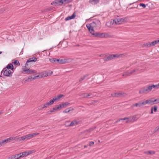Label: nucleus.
I'll list each match as a JSON object with an SVG mask.
<instances>
[{"label":"nucleus","mask_w":159,"mask_h":159,"mask_svg":"<svg viewBox=\"0 0 159 159\" xmlns=\"http://www.w3.org/2000/svg\"><path fill=\"white\" fill-rule=\"evenodd\" d=\"M127 20L126 18H116L114 19L112 21H111V23L112 25L114 23L116 24H121L123 22H126Z\"/></svg>","instance_id":"nucleus-1"},{"label":"nucleus","mask_w":159,"mask_h":159,"mask_svg":"<svg viewBox=\"0 0 159 159\" xmlns=\"http://www.w3.org/2000/svg\"><path fill=\"white\" fill-rule=\"evenodd\" d=\"M37 60V58L35 57H32L29 58L27 61L25 67L26 68H30L31 65V62H35Z\"/></svg>","instance_id":"nucleus-2"},{"label":"nucleus","mask_w":159,"mask_h":159,"mask_svg":"<svg viewBox=\"0 0 159 159\" xmlns=\"http://www.w3.org/2000/svg\"><path fill=\"white\" fill-rule=\"evenodd\" d=\"M15 140H18L20 141V137L18 136L11 137L2 140L4 145H5L7 143L11 142L12 141Z\"/></svg>","instance_id":"nucleus-3"},{"label":"nucleus","mask_w":159,"mask_h":159,"mask_svg":"<svg viewBox=\"0 0 159 159\" xmlns=\"http://www.w3.org/2000/svg\"><path fill=\"white\" fill-rule=\"evenodd\" d=\"M2 73H3V75L6 76L10 77L12 76V72L11 70L6 68H4L3 69L1 72V74Z\"/></svg>","instance_id":"nucleus-4"},{"label":"nucleus","mask_w":159,"mask_h":159,"mask_svg":"<svg viewBox=\"0 0 159 159\" xmlns=\"http://www.w3.org/2000/svg\"><path fill=\"white\" fill-rule=\"evenodd\" d=\"M136 118V116H132V117L131 119H129V118L128 117L124 118H121L119 119L118 120H116V123H118L120 120H128L126 121V123H129L130 122L133 121L134 122L135 120V119Z\"/></svg>","instance_id":"nucleus-5"},{"label":"nucleus","mask_w":159,"mask_h":159,"mask_svg":"<svg viewBox=\"0 0 159 159\" xmlns=\"http://www.w3.org/2000/svg\"><path fill=\"white\" fill-rule=\"evenodd\" d=\"M22 70L23 71V73L24 74H31L35 73L36 72L35 70L25 68H23Z\"/></svg>","instance_id":"nucleus-6"},{"label":"nucleus","mask_w":159,"mask_h":159,"mask_svg":"<svg viewBox=\"0 0 159 159\" xmlns=\"http://www.w3.org/2000/svg\"><path fill=\"white\" fill-rule=\"evenodd\" d=\"M63 4L62 0H56L52 2L51 4L53 6H61Z\"/></svg>","instance_id":"nucleus-7"},{"label":"nucleus","mask_w":159,"mask_h":159,"mask_svg":"<svg viewBox=\"0 0 159 159\" xmlns=\"http://www.w3.org/2000/svg\"><path fill=\"white\" fill-rule=\"evenodd\" d=\"M120 55L118 54H113L110 55L106 57H105L104 58V60L105 61H107L110 60H111L113 59L115 57H119Z\"/></svg>","instance_id":"nucleus-8"},{"label":"nucleus","mask_w":159,"mask_h":159,"mask_svg":"<svg viewBox=\"0 0 159 159\" xmlns=\"http://www.w3.org/2000/svg\"><path fill=\"white\" fill-rule=\"evenodd\" d=\"M93 27H97L100 26L101 23L99 20H96L94 21H93L90 24Z\"/></svg>","instance_id":"nucleus-9"},{"label":"nucleus","mask_w":159,"mask_h":159,"mask_svg":"<svg viewBox=\"0 0 159 159\" xmlns=\"http://www.w3.org/2000/svg\"><path fill=\"white\" fill-rule=\"evenodd\" d=\"M31 139L30 134H28L22 136L21 137H20V141H24L25 139Z\"/></svg>","instance_id":"nucleus-10"},{"label":"nucleus","mask_w":159,"mask_h":159,"mask_svg":"<svg viewBox=\"0 0 159 159\" xmlns=\"http://www.w3.org/2000/svg\"><path fill=\"white\" fill-rule=\"evenodd\" d=\"M86 26L89 32L93 35L94 32L93 27L90 24H87Z\"/></svg>","instance_id":"nucleus-11"},{"label":"nucleus","mask_w":159,"mask_h":159,"mask_svg":"<svg viewBox=\"0 0 159 159\" xmlns=\"http://www.w3.org/2000/svg\"><path fill=\"white\" fill-rule=\"evenodd\" d=\"M93 35L95 37L99 38H103V33H99L96 32L93 33Z\"/></svg>","instance_id":"nucleus-12"},{"label":"nucleus","mask_w":159,"mask_h":159,"mask_svg":"<svg viewBox=\"0 0 159 159\" xmlns=\"http://www.w3.org/2000/svg\"><path fill=\"white\" fill-rule=\"evenodd\" d=\"M80 121H77V120H73L71 121V123L69 125V126H71L76 125L78 124H80Z\"/></svg>","instance_id":"nucleus-13"},{"label":"nucleus","mask_w":159,"mask_h":159,"mask_svg":"<svg viewBox=\"0 0 159 159\" xmlns=\"http://www.w3.org/2000/svg\"><path fill=\"white\" fill-rule=\"evenodd\" d=\"M50 73V72H49ZM52 72H51V73H50L49 75L48 74V73L46 71H43L41 73V77H44L46 76H49L52 74Z\"/></svg>","instance_id":"nucleus-14"},{"label":"nucleus","mask_w":159,"mask_h":159,"mask_svg":"<svg viewBox=\"0 0 159 159\" xmlns=\"http://www.w3.org/2000/svg\"><path fill=\"white\" fill-rule=\"evenodd\" d=\"M140 94H147L148 93L145 86L141 88L139 91Z\"/></svg>","instance_id":"nucleus-15"},{"label":"nucleus","mask_w":159,"mask_h":159,"mask_svg":"<svg viewBox=\"0 0 159 159\" xmlns=\"http://www.w3.org/2000/svg\"><path fill=\"white\" fill-rule=\"evenodd\" d=\"M154 98H152L150 99L147 100H146V103H147V104H150L151 105L154 104H155V102H154Z\"/></svg>","instance_id":"nucleus-16"},{"label":"nucleus","mask_w":159,"mask_h":159,"mask_svg":"<svg viewBox=\"0 0 159 159\" xmlns=\"http://www.w3.org/2000/svg\"><path fill=\"white\" fill-rule=\"evenodd\" d=\"M76 16L75 14V13H73V14L70 16H68L65 19V20L66 21L68 20L73 19H74Z\"/></svg>","instance_id":"nucleus-17"},{"label":"nucleus","mask_w":159,"mask_h":159,"mask_svg":"<svg viewBox=\"0 0 159 159\" xmlns=\"http://www.w3.org/2000/svg\"><path fill=\"white\" fill-rule=\"evenodd\" d=\"M116 95H117V96H116V97H120L125 96L127 95V94L125 93L121 92L117 93V94H116Z\"/></svg>","instance_id":"nucleus-18"},{"label":"nucleus","mask_w":159,"mask_h":159,"mask_svg":"<svg viewBox=\"0 0 159 159\" xmlns=\"http://www.w3.org/2000/svg\"><path fill=\"white\" fill-rule=\"evenodd\" d=\"M20 157L19 154L13 155L8 157V159H20Z\"/></svg>","instance_id":"nucleus-19"},{"label":"nucleus","mask_w":159,"mask_h":159,"mask_svg":"<svg viewBox=\"0 0 159 159\" xmlns=\"http://www.w3.org/2000/svg\"><path fill=\"white\" fill-rule=\"evenodd\" d=\"M27 152H20L19 153L20 158H21L23 157H25L27 156Z\"/></svg>","instance_id":"nucleus-20"},{"label":"nucleus","mask_w":159,"mask_h":159,"mask_svg":"<svg viewBox=\"0 0 159 159\" xmlns=\"http://www.w3.org/2000/svg\"><path fill=\"white\" fill-rule=\"evenodd\" d=\"M70 104V103L67 102H63L60 104V106H61V108H65L67 106H68L69 104Z\"/></svg>","instance_id":"nucleus-21"},{"label":"nucleus","mask_w":159,"mask_h":159,"mask_svg":"<svg viewBox=\"0 0 159 159\" xmlns=\"http://www.w3.org/2000/svg\"><path fill=\"white\" fill-rule=\"evenodd\" d=\"M34 75H32L31 76H29L27 78V79L25 80V83H26V82H29L33 80H34Z\"/></svg>","instance_id":"nucleus-22"},{"label":"nucleus","mask_w":159,"mask_h":159,"mask_svg":"<svg viewBox=\"0 0 159 159\" xmlns=\"http://www.w3.org/2000/svg\"><path fill=\"white\" fill-rule=\"evenodd\" d=\"M5 68H6L8 69H11V70H13L14 69L12 63L9 64Z\"/></svg>","instance_id":"nucleus-23"},{"label":"nucleus","mask_w":159,"mask_h":159,"mask_svg":"<svg viewBox=\"0 0 159 159\" xmlns=\"http://www.w3.org/2000/svg\"><path fill=\"white\" fill-rule=\"evenodd\" d=\"M145 87L146 89V90H147V91L148 93L150 92L152 89V88L151 85H150L148 86H145Z\"/></svg>","instance_id":"nucleus-24"},{"label":"nucleus","mask_w":159,"mask_h":159,"mask_svg":"<svg viewBox=\"0 0 159 159\" xmlns=\"http://www.w3.org/2000/svg\"><path fill=\"white\" fill-rule=\"evenodd\" d=\"M100 0H90L89 2L90 3L93 5H95L98 3Z\"/></svg>","instance_id":"nucleus-25"},{"label":"nucleus","mask_w":159,"mask_h":159,"mask_svg":"<svg viewBox=\"0 0 159 159\" xmlns=\"http://www.w3.org/2000/svg\"><path fill=\"white\" fill-rule=\"evenodd\" d=\"M64 95L63 94H60L57 97H54V98L56 101H58L60 98H61L62 97H64Z\"/></svg>","instance_id":"nucleus-26"},{"label":"nucleus","mask_w":159,"mask_h":159,"mask_svg":"<svg viewBox=\"0 0 159 159\" xmlns=\"http://www.w3.org/2000/svg\"><path fill=\"white\" fill-rule=\"evenodd\" d=\"M68 60L66 59H60V64H63L68 62H69Z\"/></svg>","instance_id":"nucleus-27"},{"label":"nucleus","mask_w":159,"mask_h":159,"mask_svg":"<svg viewBox=\"0 0 159 159\" xmlns=\"http://www.w3.org/2000/svg\"><path fill=\"white\" fill-rule=\"evenodd\" d=\"M74 108L72 107H70L69 108H67L65 110H64L63 112V113H67L69 112L71 110H73Z\"/></svg>","instance_id":"nucleus-28"},{"label":"nucleus","mask_w":159,"mask_h":159,"mask_svg":"<svg viewBox=\"0 0 159 159\" xmlns=\"http://www.w3.org/2000/svg\"><path fill=\"white\" fill-rule=\"evenodd\" d=\"M80 96L82 98H87L88 96H90V94L83 93L81 94Z\"/></svg>","instance_id":"nucleus-29"},{"label":"nucleus","mask_w":159,"mask_h":159,"mask_svg":"<svg viewBox=\"0 0 159 159\" xmlns=\"http://www.w3.org/2000/svg\"><path fill=\"white\" fill-rule=\"evenodd\" d=\"M89 75V74H86L84 75L83 77H81L79 80V82H81L83 80L85 79L86 77H88Z\"/></svg>","instance_id":"nucleus-30"},{"label":"nucleus","mask_w":159,"mask_h":159,"mask_svg":"<svg viewBox=\"0 0 159 159\" xmlns=\"http://www.w3.org/2000/svg\"><path fill=\"white\" fill-rule=\"evenodd\" d=\"M56 102L54 98H53L51 100H50L48 102L50 106L53 104L54 102Z\"/></svg>","instance_id":"nucleus-31"},{"label":"nucleus","mask_w":159,"mask_h":159,"mask_svg":"<svg viewBox=\"0 0 159 159\" xmlns=\"http://www.w3.org/2000/svg\"><path fill=\"white\" fill-rule=\"evenodd\" d=\"M145 153L148 155L154 154L155 152L153 151H149L145 152Z\"/></svg>","instance_id":"nucleus-32"},{"label":"nucleus","mask_w":159,"mask_h":159,"mask_svg":"<svg viewBox=\"0 0 159 159\" xmlns=\"http://www.w3.org/2000/svg\"><path fill=\"white\" fill-rule=\"evenodd\" d=\"M130 75H131L130 74V72H129L128 71H126L122 75V76H129Z\"/></svg>","instance_id":"nucleus-33"},{"label":"nucleus","mask_w":159,"mask_h":159,"mask_svg":"<svg viewBox=\"0 0 159 159\" xmlns=\"http://www.w3.org/2000/svg\"><path fill=\"white\" fill-rule=\"evenodd\" d=\"M141 107V103H140V102H138V103H136L135 104H133L132 106V107Z\"/></svg>","instance_id":"nucleus-34"},{"label":"nucleus","mask_w":159,"mask_h":159,"mask_svg":"<svg viewBox=\"0 0 159 159\" xmlns=\"http://www.w3.org/2000/svg\"><path fill=\"white\" fill-rule=\"evenodd\" d=\"M156 41H155V40H154V41H152V42H149L150 47H152L155 46L156 44Z\"/></svg>","instance_id":"nucleus-35"},{"label":"nucleus","mask_w":159,"mask_h":159,"mask_svg":"<svg viewBox=\"0 0 159 159\" xmlns=\"http://www.w3.org/2000/svg\"><path fill=\"white\" fill-rule=\"evenodd\" d=\"M60 108H61V106H60V104L59 105H57L55 106V107H53V110H55V111H56L59 109Z\"/></svg>","instance_id":"nucleus-36"},{"label":"nucleus","mask_w":159,"mask_h":159,"mask_svg":"<svg viewBox=\"0 0 159 159\" xmlns=\"http://www.w3.org/2000/svg\"><path fill=\"white\" fill-rule=\"evenodd\" d=\"M158 131H159V125L155 128L154 130L153 134H156Z\"/></svg>","instance_id":"nucleus-37"},{"label":"nucleus","mask_w":159,"mask_h":159,"mask_svg":"<svg viewBox=\"0 0 159 159\" xmlns=\"http://www.w3.org/2000/svg\"><path fill=\"white\" fill-rule=\"evenodd\" d=\"M30 136L31 137V138H33L35 136H36L38 135L39 134V133H35L33 134H30Z\"/></svg>","instance_id":"nucleus-38"},{"label":"nucleus","mask_w":159,"mask_h":159,"mask_svg":"<svg viewBox=\"0 0 159 159\" xmlns=\"http://www.w3.org/2000/svg\"><path fill=\"white\" fill-rule=\"evenodd\" d=\"M151 86H152V89L153 88H154L155 89H157L159 88V86L158 84H157L155 85H154V84H153L152 85H151Z\"/></svg>","instance_id":"nucleus-39"},{"label":"nucleus","mask_w":159,"mask_h":159,"mask_svg":"<svg viewBox=\"0 0 159 159\" xmlns=\"http://www.w3.org/2000/svg\"><path fill=\"white\" fill-rule=\"evenodd\" d=\"M142 47H147V48H149V47H150L149 42H148V43H146L143 44V45H142Z\"/></svg>","instance_id":"nucleus-40"},{"label":"nucleus","mask_w":159,"mask_h":159,"mask_svg":"<svg viewBox=\"0 0 159 159\" xmlns=\"http://www.w3.org/2000/svg\"><path fill=\"white\" fill-rule=\"evenodd\" d=\"M13 63L15 65H18V66H20V64L19 62V61L17 60H15Z\"/></svg>","instance_id":"nucleus-41"},{"label":"nucleus","mask_w":159,"mask_h":159,"mask_svg":"<svg viewBox=\"0 0 159 159\" xmlns=\"http://www.w3.org/2000/svg\"><path fill=\"white\" fill-rule=\"evenodd\" d=\"M110 35L107 33H103V38H108L110 37Z\"/></svg>","instance_id":"nucleus-42"},{"label":"nucleus","mask_w":159,"mask_h":159,"mask_svg":"<svg viewBox=\"0 0 159 159\" xmlns=\"http://www.w3.org/2000/svg\"><path fill=\"white\" fill-rule=\"evenodd\" d=\"M49 61L51 62H55L56 63V58H50L49 59Z\"/></svg>","instance_id":"nucleus-43"},{"label":"nucleus","mask_w":159,"mask_h":159,"mask_svg":"<svg viewBox=\"0 0 159 159\" xmlns=\"http://www.w3.org/2000/svg\"><path fill=\"white\" fill-rule=\"evenodd\" d=\"M138 70H139L138 69H134L133 70L130 72V75H131L132 74H133L134 73L137 71H138Z\"/></svg>","instance_id":"nucleus-44"},{"label":"nucleus","mask_w":159,"mask_h":159,"mask_svg":"<svg viewBox=\"0 0 159 159\" xmlns=\"http://www.w3.org/2000/svg\"><path fill=\"white\" fill-rule=\"evenodd\" d=\"M139 5L140 6L142 7L143 8H145L146 7V5L143 3H141Z\"/></svg>","instance_id":"nucleus-45"},{"label":"nucleus","mask_w":159,"mask_h":159,"mask_svg":"<svg viewBox=\"0 0 159 159\" xmlns=\"http://www.w3.org/2000/svg\"><path fill=\"white\" fill-rule=\"evenodd\" d=\"M153 102H156V103H159V98L156 99H154Z\"/></svg>","instance_id":"nucleus-46"},{"label":"nucleus","mask_w":159,"mask_h":159,"mask_svg":"<svg viewBox=\"0 0 159 159\" xmlns=\"http://www.w3.org/2000/svg\"><path fill=\"white\" fill-rule=\"evenodd\" d=\"M140 102V103H141V106L143 105H145L146 104H147V103H146V100L145 101V102Z\"/></svg>","instance_id":"nucleus-47"},{"label":"nucleus","mask_w":159,"mask_h":159,"mask_svg":"<svg viewBox=\"0 0 159 159\" xmlns=\"http://www.w3.org/2000/svg\"><path fill=\"white\" fill-rule=\"evenodd\" d=\"M94 144V143L93 142L91 141L89 142V144L88 145V146H91L93 145Z\"/></svg>","instance_id":"nucleus-48"},{"label":"nucleus","mask_w":159,"mask_h":159,"mask_svg":"<svg viewBox=\"0 0 159 159\" xmlns=\"http://www.w3.org/2000/svg\"><path fill=\"white\" fill-rule=\"evenodd\" d=\"M157 107L156 106H154L153 108V110L155 112H156L157 111Z\"/></svg>","instance_id":"nucleus-49"},{"label":"nucleus","mask_w":159,"mask_h":159,"mask_svg":"<svg viewBox=\"0 0 159 159\" xmlns=\"http://www.w3.org/2000/svg\"><path fill=\"white\" fill-rule=\"evenodd\" d=\"M27 152V155L28 156L30 154H31L33 153V152L31 151H26Z\"/></svg>","instance_id":"nucleus-50"},{"label":"nucleus","mask_w":159,"mask_h":159,"mask_svg":"<svg viewBox=\"0 0 159 159\" xmlns=\"http://www.w3.org/2000/svg\"><path fill=\"white\" fill-rule=\"evenodd\" d=\"M4 145V144L3 142V140L0 141V147H1V146H2V145Z\"/></svg>","instance_id":"nucleus-51"},{"label":"nucleus","mask_w":159,"mask_h":159,"mask_svg":"<svg viewBox=\"0 0 159 159\" xmlns=\"http://www.w3.org/2000/svg\"><path fill=\"white\" fill-rule=\"evenodd\" d=\"M6 9L4 8H2L0 9V13H2L4 11L6 10Z\"/></svg>","instance_id":"nucleus-52"},{"label":"nucleus","mask_w":159,"mask_h":159,"mask_svg":"<svg viewBox=\"0 0 159 159\" xmlns=\"http://www.w3.org/2000/svg\"><path fill=\"white\" fill-rule=\"evenodd\" d=\"M60 59L56 58V63L60 64Z\"/></svg>","instance_id":"nucleus-53"},{"label":"nucleus","mask_w":159,"mask_h":159,"mask_svg":"<svg viewBox=\"0 0 159 159\" xmlns=\"http://www.w3.org/2000/svg\"><path fill=\"white\" fill-rule=\"evenodd\" d=\"M44 104L45 105V106H46V108L50 106L48 102L46 103H45Z\"/></svg>","instance_id":"nucleus-54"},{"label":"nucleus","mask_w":159,"mask_h":159,"mask_svg":"<svg viewBox=\"0 0 159 159\" xmlns=\"http://www.w3.org/2000/svg\"><path fill=\"white\" fill-rule=\"evenodd\" d=\"M55 111V110H53V109L52 110H50V111L49 112L50 113L52 112H54V111ZM48 114H50V113H49V112H48Z\"/></svg>","instance_id":"nucleus-55"},{"label":"nucleus","mask_w":159,"mask_h":159,"mask_svg":"<svg viewBox=\"0 0 159 159\" xmlns=\"http://www.w3.org/2000/svg\"><path fill=\"white\" fill-rule=\"evenodd\" d=\"M117 94V93H112L111 94V96L113 97H116L117 95L116 94Z\"/></svg>","instance_id":"nucleus-56"},{"label":"nucleus","mask_w":159,"mask_h":159,"mask_svg":"<svg viewBox=\"0 0 159 159\" xmlns=\"http://www.w3.org/2000/svg\"><path fill=\"white\" fill-rule=\"evenodd\" d=\"M96 128V126H94V127H93L91 128H90V129H91V130L92 131L94 130V129H95Z\"/></svg>","instance_id":"nucleus-57"},{"label":"nucleus","mask_w":159,"mask_h":159,"mask_svg":"<svg viewBox=\"0 0 159 159\" xmlns=\"http://www.w3.org/2000/svg\"><path fill=\"white\" fill-rule=\"evenodd\" d=\"M153 107H152L151 108V111L150 114H153Z\"/></svg>","instance_id":"nucleus-58"},{"label":"nucleus","mask_w":159,"mask_h":159,"mask_svg":"<svg viewBox=\"0 0 159 159\" xmlns=\"http://www.w3.org/2000/svg\"><path fill=\"white\" fill-rule=\"evenodd\" d=\"M45 108H46V106H45V105L43 104V105L41 106V109H44Z\"/></svg>","instance_id":"nucleus-59"},{"label":"nucleus","mask_w":159,"mask_h":159,"mask_svg":"<svg viewBox=\"0 0 159 159\" xmlns=\"http://www.w3.org/2000/svg\"><path fill=\"white\" fill-rule=\"evenodd\" d=\"M34 79H36L38 77H39V75H36V76H34Z\"/></svg>","instance_id":"nucleus-60"},{"label":"nucleus","mask_w":159,"mask_h":159,"mask_svg":"<svg viewBox=\"0 0 159 159\" xmlns=\"http://www.w3.org/2000/svg\"><path fill=\"white\" fill-rule=\"evenodd\" d=\"M155 41H156V44H158L159 43V39L155 40Z\"/></svg>","instance_id":"nucleus-61"},{"label":"nucleus","mask_w":159,"mask_h":159,"mask_svg":"<svg viewBox=\"0 0 159 159\" xmlns=\"http://www.w3.org/2000/svg\"><path fill=\"white\" fill-rule=\"evenodd\" d=\"M88 132H90V131H91V129H90V128L88 129H87L86 130Z\"/></svg>","instance_id":"nucleus-62"},{"label":"nucleus","mask_w":159,"mask_h":159,"mask_svg":"<svg viewBox=\"0 0 159 159\" xmlns=\"http://www.w3.org/2000/svg\"><path fill=\"white\" fill-rule=\"evenodd\" d=\"M41 106L39 107L38 109L39 110H41L43 109H41Z\"/></svg>","instance_id":"nucleus-63"},{"label":"nucleus","mask_w":159,"mask_h":159,"mask_svg":"<svg viewBox=\"0 0 159 159\" xmlns=\"http://www.w3.org/2000/svg\"><path fill=\"white\" fill-rule=\"evenodd\" d=\"M48 10L49 11H50L51 10H52V9L51 8H50V9H48Z\"/></svg>","instance_id":"nucleus-64"}]
</instances>
